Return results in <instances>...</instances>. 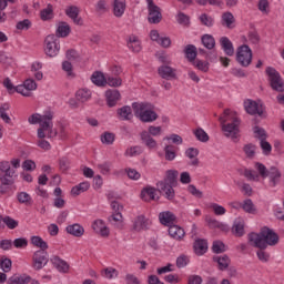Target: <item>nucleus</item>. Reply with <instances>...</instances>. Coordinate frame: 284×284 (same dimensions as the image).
<instances>
[{
    "mask_svg": "<svg viewBox=\"0 0 284 284\" xmlns=\"http://www.w3.org/2000/svg\"><path fill=\"white\" fill-rule=\"evenodd\" d=\"M54 113L50 110L40 113H33L28 118V123L30 125L40 124V128L37 130L38 139H54L59 136V131L54 129Z\"/></svg>",
    "mask_w": 284,
    "mask_h": 284,
    "instance_id": "nucleus-1",
    "label": "nucleus"
},
{
    "mask_svg": "<svg viewBox=\"0 0 284 284\" xmlns=\"http://www.w3.org/2000/svg\"><path fill=\"white\" fill-rule=\"evenodd\" d=\"M278 234L267 226H264L260 233L248 234V243L258 250H267L268 245L274 247V245H278Z\"/></svg>",
    "mask_w": 284,
    "mask_h": 284,
    "instance_id": "nucleus-2",
    "label": "nucleus"
},
{
    "mask_svg": "<svg viewBox=\"0 0 284 284\" xmlns=\"http://www.w3.org/2000/svg\"><path fill=\"white\" fill-rule=\"evenodd\" d=\"M220 123L222 132H224L227 139H232V141L239 139V134H241V119L236 116V113L230 109L224 110L223 115L220 118Z\"/></svg>",
    "mask_w": 284,
    "mask_h": 284,
    "instance_id": "nucleus-3",
    "label": "nucleus"
},
{
    "mask_svg": "<svg viewBox=\"0 0 284 284\" xmlns=\"http://www.w3.org/2000/svg\"><path fill=\"white\" fill-rule=\"evenodd\" d=\"M134 115L143 123H152L159 119L156 112H154V105L148 102H134L132 104Z\"/></svg>",
    "mask_w": 284,
    "mask_h": 284,
    "instance_id": "nucleus-4",
    "label": "nucleus"
},
{
    "mask_svg": "<svg viewBox=\"0 0 284 284\" xmlns=\"http://www.w3.org/2000/svg\"><path fill=\"white\" fill-rule=\"evenodd\" d=\"M253 53L247 44H242L236 50V61L242 68H250L252 65Z\"/></svg>",
    "mask_w": 284,
    "mask_h": 284,
    "instance_id": "nucleus-5",
    "label": "nucleus"
},
{
    "mask_svg": "<svg viewBox=\"0 0 284 284\" xmlns=\"http://www.w3.org/2000/svg\"><path fill=\"white\" fill-rule=\"evenodd\" d=\"M61 51V41L54 34L47 36L44 39V52L47 57H57Z\"/></svg>",
    "mask_w": 284,
    "mask_h": 284,
    "instance_id": "nucleus-6",
    "label": "nucleus"
},
{
    "mask_svg": "<svg viewBox=\"0 0 284 284\" xmlns=\"http://www.w3.org/2000/svg\"><path fill=\"white\" fill-rule=\"evenodd\" d=\"M266 74L268 77L271 88L275 90V92H284V82L283 79H281V73H278L276 69L267 67Z\"/></svg>",
    "mask_w": 284,
    "mask_h": 284,
    "instance_id": "nucleus-7",
    "label": "nucleus"
},
{
    "mask_svg": "<svg viewBox=\"0 0 284 284\" xmlns=\"http://www.w3.org/2000/svg\"><path fill=\"white\" fill-rule=\"evenodd\" d=\"M50 262V255L48 251L38 250L32 255V267L33 270H43L45 265Z\"/></svg>",
    "mask_w": 284,
    "mask_h": 284,
    "instance_id": "nucleus-8",
    "label": "nucleus"
},
{
    "mask_svg": "<svg viewBox=\"0 0 284 284\" xmlns=\"http://www.w3.org/2000/svg\"><path fill=\"white\" fill-rule=\"evenodd\" d=\"M37 88H38L37 81H34V79L32 78H29L24 80L22 84H19L16 87V92L18 94H21V97L30 98L32 97V92H34Z\"/></svg>",
    "mask_w": 284,
    "mask_h": 284,
    "instance_id": "nucleus-9",
    "label": "nucleus"
},
{
    "mask_svg": "<svg viewBox=\"0 0 284 284\" xmlns=\"http://www.w3.org/2000/svg\"><path fill=\"white\" fill-rule=\"evenodd\" d=\"M0 172L3 175H0V181L2 185H12V176H14V170L10 166V162L2 161L0 162Z\"/></svg>",
    "mask_w": 284,
    "mask_h": 284,
    "instance_id": "nucleus-10",
    "label": "nucleus"
},
{
    "mask_svg": "<svg viewBox=\"0 0 284 284\" xmlns=\"http://www.w3.org/2000/svg\"><path fill=\"white\" fill-rule=\"evenodd\" d=\"M149 11V23H161L163 16L161 14V8L154 4V0H146Z\"/></svg>",
    "mask_w": 284,
    "mask_h": 284,
    "instance_id": "nucleus-11",
    "label": "nucleus"
},
{
    "mask_svg": "<svg viewBox=\"0 0 284 284\" xmlns=\"http://www.w3.org/2000/svg\"><path fill=\"white\" fill-rule=\"evenodd\" d=\"M174 184H169L168 182H158L156 187L160 190L162 194H164L168 201H173L174 196L176 195L174 192Z\"/></svg>",
    "mask_w": 284,
    "mask_h": 284,
    "instance_id": "nucleus-12",
    "label": "nucleus"
},
{
    "mask_svg": "<svg viewBox=\"0 0 284 284\" xmlns=\"http://www.w3.org/2000/svg\"><path fill=\"white\" fill-rule=\"evenodd\" d=\"M152 225L150 219L145 217V215H139L133 221V230L135 232H143V230H148Z\"/></svg>",
    "mask_w": 284,
    "mask_h": 284,
    "instance_id": "nucleus-13",
    "label": "nucleus"
},
{
    "mask_svg": "<svg viewBox=\"0 0 284 284\" xmlns=\"http://www.w3.org/2000/svg\"><path fill=\"white\" fill-rule=\"evenodd\" d=\"M158 73L161 79H165L166 81H172V79H176V69L164 64L158 68Z\"/></svg>",
    "mask_w": 284,
    "mask_h": 284,
    "instance_id": "nucleus-14",
    "label": "nucleus"
},
{
    "mask_svg": "<svg viewBox=\"0 0 284 284\" xmlns=\"http://www.w3.org/2000/svg\"><path fill=\"white\" fill-rule=\"evenodd\" d=\"M244 108L247 114H258V116L263 115V104H258L256 101L246 100L244 102Z\"/></svg>",
    "mask_w": 284,
    "mask_h": 284,
    "instance_id": "nucleus-15",
    "label": "nucleus"
},
{
    "mask_svg": "<svg viewBox=\"0 0 284 284\" xmlns=\"http://www.w3.org/2000/svg\"><path fill=\"white\" fill-rule=\"evenodd\" d=\"M51 264L58 272H61L62 274H67V272L70 270V265L68 262L59 257L58 255H52L50 258Z\"/></svg>",
    "mask_w": 284,
    "mask_h": 284,
    "instance_id": "nucleus-16",
    "label": "nucleus"
},
{
    "mask_svg": "<svg viewBox=\"0 0 284 284\" xmlns=\"http://www.w3.org/2000/svg\"><path fill=\"white\" fill-rule=\"evenodd\" d=\"M105 99H106V105H109V108H114V105H116V103H119V101H121V92H119V90L114 89H109L105 92Z\"/></svg>",
    "mask_w": 284,
    "mask_h": 284,
    "instance_id": "nucleus-17",
    "label": "nucleus"
},
{
    "mask_svg": "<svg viewBox=\"0 0 284 284\" xmlns=\"http://www.w3.org/2000/svg\"><path fill=\"white\" fill-rule=\"evenodd\" d=\"M65 14L75 23V26H83V19L79 17V7L71 6L65 9Z\"/></svg>",
    "mask_w": 284,
    "mask_h": 284,
    "instance_id": "nucleus-18",
    "label": "nucleus"
},
{
    "mask_svg": "<svg viewBox=\"0 0 284 284\" xmlns=\"http://www.w3.org/2000/svg\"><path fill=\"white\" fill-rule=\"evenodd\" d=\"M92 230L101 236H110V229H108L103 220H95L92 223Z\"/></svg>",
    "mask_w": 284,
    "mask_h": 284,
    "instance_id": "nucleus-19",
    "label": "nucleus"
},
{
    "mask_svg": "<svg viewBox=\"0 0 284 284\" xmlns=\"http://www.w3.org/2000/svg\"><path fill=\"white\" fill-rule=\"evenodd\" d=\"M140 136L142 143H144L149 150H156L159 148V143H156V140H154L148 131H142Z\"/></svg>",
    "mask_w": 284,
    "mask_h": 284,
    "instance_id": "nucleus-20",
    "label": "nucleus"
},
{
    "mask_svg": "<svg viewBox=\"0 0 284 284\" xmlns=\"http://www.w3.org/2000/svg\"><path fill=\"white\" fill-rule=\"evenodd\" d=\"M220 45L222 47V50L227 57H234V44L232 43V40L227 37H222L220 39Z\"/></svg>",
    "mask_w": 284,
    "mask_h": 284,
    "instance_id": "nucleus-21",
    "label": "nucleus"
},
{
    "mask_svg": "<svg viewBox=\"0 0 284 284\" xmlns=\"http://www.w3.org/2000/svg\"><path fill=\"white\" fill-rule=\"evenodd\" d=\"M65 231L68 234H71V236H75L77 239H81V236L85 234V229H83L79 223L68 225Z\"/></svg>",
    "mask_w": 284,
    "mask_h": 284,
    "instance_id": "nucleus-22",
    "label": "nucleus"
},
{
    "mask_svg": "<svg viewBox=\"0 0 284 284\" xmlns=\"http://www.w3.org/2000/svg\"><path fill=\"white\" fill-rule=\"evenodd\" d=\"M169 235L175 241H183L185 237V230L179 225H171L169 226Z\"/></svg>",
    "mask_w": 284,
    "mask_h": 284,
    "instance_id": "nucleus-23",
    "label": "nucleus"
},
{
    "mask_svg": "<svg viewBox=\"0 0 284 284\" xmlns=\"http://www.w3.org/2000/svg\"><path fill=\"white\" fill-rule=\"evenodd\" d=\"M159 221L162 225L170 227L176 221V215L170 211H164L159 214Z\"/></svg>",
    "mask_w": 284,
    "mask_h": 284,
    "instance_id": "nucleus-24",
    "label": "nucleus"
},
{
    "mask_svg": "<svg viewBox=\"0 0 284 284\" xmlns=\"http://www.w3.org/2000/svg\"><path fill=\"white\" fill-rule=\"evenodd\" d=\"M128 8L125 0L113 1V14L116 19H121L125 14V9Z\"/></svg>",
    "mask_w": 284,
    "mask_h": 284,
    "instance_id": "nucleus-25",
    "label": "nucleus"
},
{
    "mask_svg": "<svg viewBox=\"0 0 284 284\" xmlns=\"http://www.w3.org/2000/svg\"><path fill=\"white\" fill-rule=\"evenodd\" d=\"M70 32H72L70 24H68V22H60L55 30V37L58 39H65V37H69Z\"/></svg>",
    "mask_w": 284,
    "mask_h": 284,
    "instance_id": "nucleus-26",
    "label": "nucleus"
},
{
    "mask_svg": "<svg viewBox=\"0 0 284 284\" xmlns=\"http://www.w3.org/2000/svg\"><path fill=\"white\" fill-rule=\"evenodd\" d=\"M116 114H118V119H120V121H131V119H133V114H132V106L130 105H124L120 109L116 110Z\"/></svg>",
    "mask_w": 284,
    "mask_h": 284,
    "instance_id": "nucleus-27",
    "label": "nucleus"
},
{
    "mask_svg": "<svg viewBox=\"0 0 284 284\" xmlns=\"http://www.w3.org/2000/svg\"><path fill=\"white\" fill-rule=\"evenodd\" d=\"M232 232L235 236H243L245 234V221L241 217L235 219Z\"/></svg>",
    "mask_w": 284,
    "mask_h": 284,
    "instance_id": "nucleus-28",
    "label": "nucleus"
},
{
    "mask_svg": "<svg viewBox=\"0 0 284 284\" xmlns=\"http://www.w3.org/2000/svg\"><path fill=\"white\" fill-rule=\"evenodd\" d=\"M235 21H236V19L234 18V14H232V12L226 11V12L222 13L221 24L224 28H229V30H232V28H234Z\"/></svg>",
    "mask_w": 284,
    "mask_h": 284,
    "instance_id": "nucleus-29",
    "label": "nucleus"
},
{
    "mask_svg": "<svg viewBox=\"0 0 284 284\" xmlns=\"http://www.w3.org/2000/svg\"><path fill=\"white\" fill-rule=\"evenodd\" d=\"M75 99L80 101V103H88V101L92 99V91L87 88L79 89L75 93Z\"/></svg>",
    "mask_w": 284,
    "mask_h": 284,
    "instance_id": "nucleus-30",
    "label": "nucleus"
},
{
    "mask_svg": "<svg viewBox=\"0 0 284 284\" xmlns=\"http://www.w3.org/2000/svg\"><path fill=\"white\" fill-rule=\"evenodd\" d=\"M126 45L131 52H141V40L136 36H130Z\"/></svg>",
    "mask_w": 284,
    "mask_h": 284,
    "instance_id": "nucleus-31",
    "label": "nucleus"
},
{
    "mask_svg": "<svg viewBox=\"0 0 284 284\" xmlns=\"http://www.w3.org/2000/svg\"><path fill=\"white\" fill-rule=\"evenodd\" d=\"M267 176L270 178L271 187H276V185L281 183V171H278V169L271 168Z\"/></svg>",
    "mask_w": 284,
    "mask_h": 284,
    "instance_id": "nucleus-32",
    "label": "nucleus"
},
{
    "mask_svg": "<svg viewBox=\"0 0 284 284\" xmlns=\"http://www.w3.org/2000/svg\"><path fill=\"white\" fill-rule=\"evenodd\" d=\"M141 199L146 202L154 201L156 199V189L152 186L143 189L141 192Z\"/></svg>",
    "mask_w": 284,
    "mask_h": 284,
    "instance_id": "nucleus-33",
    "label": "nucleus"
},
{
    "mask_svg": "<svg viewBox=\"0 0 284 284\" xmlns=\"http://www.w3.org/2000/svg\"><path fill=\"white\" fill-rule=\"evenodd\" d=\"M194 252L197 256H203L205 252H207V241L205 240H196L194 242Z\"/></svg>",
    "mask_w": 284,
    "mask_h": 284,
    "instance_id": "nucleus-34",
    "label": "nucleus"
},
{
    "mask_svg": "<svg viewBox=\"0 0 284 284\" xmlns=\"http://www.w3.org/2000/svg\"><path fill=\"white\" fill-rule=\"evenodd\" d=\"M91 81L94 83V85H98L99 88H103V85H106V78L103 74V72L95 71L91 75Z\"/></svg>",
    "mask_w": 284,
    "mask_h": 284,
    "instance_id": "nucleus-35",
    "label": "nucleus"
},
{
    "mask_svg": "<svg viewBox=\"0 0 284 284\" xmlns=\"http://www.w3.org/2000/svg\"><path fill=\"white\" fill-rule=\"evenodd\" d=\"M90 190V182H82L71 189L72 196H79V194H83V192H88Z\"/></svg>",
    "mask_w": 284,
    "mask_h": 284,
    "instance_id": "nucleus-36",
    "label": "nucleus"
},
{
    "mask_svg": "<svg viewBox=\"0 0 284 284\" xmlns=\"http://www.w3.org/2000/svg\"><path fill=\"white\" fill-rule=\"evenodd\" d=\"M101 276L103 278H106L108 281H112L114 278H119V271H116V268L110 266V267L103 268L101 271Z\"/></svg>",
    "mask_w": 284,
    "mask_h": 284,
    "instance_id": "nucleus-37",
    "label": "nucleus"
},
{
    "mask_svg": "<svg viewBox=\"0 0 284 284\" xmlns=\"http://www.w3.org/2000/svg\"><path fill=\"white\" fill-rule=\"evenodd\" d=\"M31 244H33L34 247H38L39 250L48 251V242L42 240L39 235L31 236Z\"/></svg>",
    "mask_w": 284,
    "mask_h": 284,
    "instance_id": "nucleus-38",
    "label": "nucleus"
},
{
    "mask_svg": "<svg viewBox=\"0 0 284 284\" xmlns=\"http://www.w3.org/2000/svg\"><path fill=\"white\" fill-rule=\"evenodd\" d=\"M178 178H179V171H176V170H169L166 172L165 180L164 181H160V183H168L169 185H175Z\"/></svg>",
    "mask_w": 284,
    "mask_h": 284,
    "instance_id": "nucleus-39",
    "label": "nucleus"
},
{
    "mask_svg": "<svg viewBox=\"0 0 284 284\" xmlns=\"http://www.w3.org/2000/svg\"><path fill=\"white\" fill-rule=\"evenodd\" d=\"M30 275H13L9 278V284H28L30 283Z\"/></svg>",
    "mask_w": 284,
    "mask_h": 284,
    "instance_id": "nucleus-40",
    "label": "nucleus"
},
{
    "mask_svg": "<svg viewBox=\"0 0 284 284\" xmlns=\"http://www.w3.org/2000/svg\"><path fill=\"white\" fill-rule=\"evenodd\" d=\"M54 18V10L52 9V4H48L47 8L42 9L40 12V19L42 21H50V19Z\"/></svg>",
    "mask_w": 284,
    "mask_h": 284,
    "instance_id": "nucleus-41",
    "label": "nucleus"
},
{
    "mask_svg": "<svg viewBox=\"0 0 284 284\" xmlns=\"http://www.w3.org/2000/svg\"><path fill=\"white\" fill-rule=\"evenodd\" d=\"M215 263L219 265V270H227L230 267V257L227 255L223 256H215L214 257Z\"/></svg>",
    "mask_w": 284,
    "mask_h": 284,
    "instance_id": "nucleus-42",
    "label": "nucleus"
},
{
    "mask_svg": "<svg viewBox=\"0 0 284 284\" xmlns=\"http://www.w3.org/2000/svg\"><path fill=\"white\" fill-rule=\"evenodd\" d=\"M185 156H187V159H193L191 162V165H199V159H196L199 156V149L196 148H190L185 151Z\"/></svg>",
    "mask_w": 284,
    "mask_h": 284,
    "instance_id": "nucleus-43",
    "label": "nucleus"
},
{
    "mask_svg": "<svg viewBox=\"0 0 284 284\" xmlns=\"http://www.w3.org/2000/svg\"><path fill=\"white\" fill-rule=\"evenodd\" d=\"M202 43L206 50H213V48L216 45V40H214V37L210 34H204L202 37Z\"/></svg>",
    "mask_w": 284,
    "mask_h": 284,
    "instance_id": "nucleus-44",
    "label": "nucleus"
},
{
    "mask_svg": "<svg viewBox=\"0 0 284 284\" xmlns=\"http://www.w3.org/2000/svg\"><path fill=\"white\" fill-rule=\"evenodd\" d=\"M184 54L189 61H195L196 59V47L194 44L186 45Z\"/></svg>",
    "mask_w": 284,
    "mask_h": 284,
    "instance_id": "nucleus-45",
    "label": "nucleus"
},
{
    "mask_svg": "<svg viewBox=\"0 0 284 284\" xmlns=\"http://www.w3.org/2000/svg\"><path fill=\"white\" fill-rule=\"evenodd\" d=\"M17 200L22 205H30L32 203V196H30V194H28V192H19V193H17Z\"/></svg>",
    "mask_w": 284,
    "mask_h": 284,
    "instance_id": "nucleus-46",
    "label": "nucleus"
},
{
    "mask_svg": "<svg viewBox=\"0 0 284 284\" xmlns=\"http://www.w3.org/2000/svg\"><path fill=\"white\" fill-rule=\"evenodd\" d=\"M242 210H244V212H246L247 214L256 213V206H254V202H252L251 199H247L242 203Z\"/></svg>",
    "mask_w": 284,
    "mask_h": 284,
    "instance_id": "nucleus-47",
    "label": "nucleus"
},
{
    "mask_svg": "<svg viewBox=\"0 0 284 284\" xmlns=\"http://www.w3.org/2000/svg\"><path fill=\"white\" fill-rule=\"evenodd\" d=\"M194 136L197 141H201V143H207V141H210V135H207V132L203 129H196L194 131Z\"/></svg>",
    "mask_w": 284,
    "mask_h": 284,
    "instance_id": "nucleus-48",
    "label": "nucleus"
},
{
    "mask_svg": "<svg viewBox=\"0 0 284 284\" xmlns=\"http://www.w3.org/2000/svg\"><path fill=\"white\" fill-rule=\"evenodd\" d=\"M164 154L166 161H174L176 159V151L174 150V145H166L164 148Z\"/></svg>",
    "mask_w": 284,
    "mask_h": 284,
    "instance_id": "nucleus-49",
    "label": "nucleus"
},
{
    "mask_svg": "<svg viewBox=\"0 0 284 284\" xmlns=\"http://www.w3.org/2000/svg\"><path fill=\"white\" fill-rule=\"evenodd\" d=\"M95 10L100 14H105V12H109L110 6L108 4V1L105 0H99L95 4Z\"/></svg>",
    "mask_w": 284,
    "mask_h": 284,
    "instance_id": "nucleus-50",
    "label": "nucleus"
},
{
    "mask_svg": "<svg viewBox=\"0 0 284 284\" xmlns=\"http://www.w3.org/2000/svg\"><path fill=\"white\" fill-rule=\"evenodd\" d=\"M100 139L103 145H112V143H114L115 135L111 132H104Z\"/></svg>",
    "mask_w": 284,
    "mask_h": 284,
    "instance_id": "nucleus-51",
    "label": "nucleus"
},
{
    "mask_svg": "<svg viewBox=\"0 0 284 284\" xmlns=\"http://www.w3.org/2000/svg\"><path fill=\"white\" fill-rule=\"evenodd\" d=\"M253 132L255 134V139H258V141L267 140V133L265 132V129L261 126H254Z\"/></svg>",
    "mask_w": 284,
    "mask_h": 284,
    "instance_id": "nucleus-52",
    "label": "nucleus"
},
{
    "mask_svg": "<svg viewBox=\"0 0 284 284\" xmlns=\"http://www.w3.org/2000/svg\"><path fill=\"white\" fill-rule=\"evenodd\" d=\"M243 150H244V154L247 156V159H254V155L256 154V145L245 144Z\"/></svg>",
    "mask_w": 284,
    "mask_h": 284,
    "instance_id": "nucleus-53",
    "label": "nucleus"
},
{
    "mask_svg": "<svg viewBox=\"0 0 284 284\" xmlns=\"http://www.w3.org/2000/svg\"><path fill=\"white\" fill-rule=\"evenodd\" d=\"M0 268L2 272L8 273L12 270V260L4 257L0 261Z\"/></svg>",
    "mask_w": 284,
    "mask_h": 284,
    "instance_id": "nucleus-54",
    "label": "nucleus"
},
{
    "mask_svg": "<svg viewBox=\"0 0 284 284\" xmlns=\"http://www.w3.org/2000/svg\"><path fill=\"white\" fill-rule=\"evenodd\" d=\"M106 85H110V88H121L123 80L121 78L109 77L106 78Z\"/></svg>",
    "mask_w": 284,
    "mask_h": 284,
    "instance_id": "nucleus-55",
    "label": "nucleus"
},
{
    "mask_svg": "<svg viewBox=\"0 0 284 284\" xmlns=\"http://www.w3.org/2000/svg\"><path fill=\"white\" fill-rule=\"evenodd\" d=\"M13 247H16V250H26V247H28V239L26 237L16 239L13 242Z\"/></svg>",
    "mask_w": 284,
    "mask_h": 284,
    "instance_id": "nucleus-56",
    "label": "nucleus"
},
{
    "mask_svg": "<svg viewBox=\"0 0 284 284\" xmlns=\"http://www.w3.org/2000/svg\"><path fill=\"white\" fill-rule=\"evenodd\" d=\"M3 223L7 225V227L9 230H17V227H19V221H17L10 216H4Z\"/></svg>",
    "mask_w": 284,
    "mask_h": 284,
    "instance_id": "nucleus-57",
    "label": "nucleus"
},
{
    "mask_svg": "<svg viewBox=\"0 0 284 284\" xmlns=\"http://www.w3.org/2000/svg\"><path fill=\"white\" fill-rule=\"evenodd\" d=\"M257 9L262 14H270V1L267 0H260L257 3Z\"/></svg>",
    "mask_w": 284,
    "mask_h": 284,
    "instance_id": "nucleus-58",
    "label": "nucleus"
},
{
    "mask_svg": "<svg viewBox=\"0 0 284 284\" xmlns=\"http://www.w3.org/2000/svg\"><path fill=\"white\" fill-rule=\"evenodd\" d=\"M193 65H195V68L201 72H207V70H210V63L203 60L193 61Z\"/></svg>",
    "mask_w": 284,
    "mask_h": 284,
    "instance_id": "nucleus-59",
    "label": "nucleus"
},
{
    "mask_svg": "<svg viewBox=\"0 0 284 284\" xmlns=\"http://www.w3.org/2000/svg\"><path fill=\"white\" fill-rule=\"evenodd\" d=\"M146 132L149 136H161V134H163V128L150 125Z\"/></svg>",
    "mask_w": 284,
    "mask_h": 284,
    "instance_id": "nucleus-60",
    "label": "nucleus"
},
{
    "mask_svg": "<svg viewBox=\"0 0 284 284\" xmlns=\"http://www.w3.org/2000/svg\"><path fill=\"white\" fill-rule=\"evenodd\" d=\"M17 30H30L32 28V21L30 19H24L16 24Z\"/></svg>",
    "mask_w": 284,
    "mask_h": 284,
    "instance_id": "nucleus-61",
    "label": "nucleus"
},
{
    "mask_svg": "<svg viewBox=\"0 0 284 284\" xmlns=\"http://www.w3.org/2000/svg\"><path fill=\"white\" fill-rule=\"evenodd\" d=\"M212 250H213L214 254H221V253L225 252V244L221 241H215V242H213Z\"/></svg>",
    "mask_w": 284,
    "mask_h": 284,
    "instance_id": "nucleus-62",
    "label": "nucleus"
},
{
    "mask_svg": "<svg viewBox=\"0 0 284 284\" xmlns=\"http://www.w3.org/2000/svg\"><path fill=\"white\" fill-rule=\"evenodd\" d=\"M244 176L247 179V181H258L260 179L258 173H256L254 170H245Z\"/></svg>",
    "mask_w": 284,
    "mask_h": 284,
    "instance_id": "nucleus-63",
    "label": "nucleus"
},
{
    "mask_svg": "<svg viewBox=\"0 0 284 284\" xmlns=\"http://www.w3.org/2000/svg\"><path fill=\"white\" fill-rule=\"evenodd\" d=\"M124 280L126 284H141V281L139 280V277H136V275L132 273L126 274Z\"/></svg>",
    "mask_w": 284,
    "mask_h": 284,
    "instance_id": "nucleus-64",
    "label": "nucleus"
}]
</instances>
